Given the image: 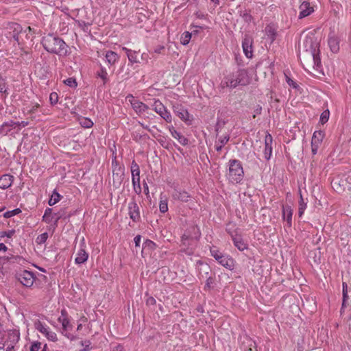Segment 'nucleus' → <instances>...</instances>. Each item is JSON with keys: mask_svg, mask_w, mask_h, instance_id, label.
<instances>
[{"mask_svg": "<svg viewBox=\"0 0 351 351\" xmlns=\"http://www.w3.org/2000/svg\"><path fill=\"white\" fill-rule=\"evenodd\" d=\"M41 43L49 53L57 54L59 56H66L69 54V46L61 38L53 34L44 36Z\"/></svg>", "mask_w": 351, "mask_h": 351, "instance_id": "f257e3e1", "label": "nucleus"}, {"mask_svg": "<svg viewBox=\"0 0 351 351\" xmlns=\"http://www.w3.org/2000/svg\"><path fill=\"white\" fill-rule=\"evenodd\" d=\"M124 348L123 345L120 343H116L114 345H112L110 347V351H123Z\"/></svg>", "mask_w": 351, "mask_h": 351, "instance_id": "603ef678", "label": "nucleus"}, {"mask_svg": "<svg viewBox=\"0 0 351 351\" xmlns=\"http://www.w3.org/2000/svg\"><path fill=\"white\" fill-rule=\"evenodd\" d=\"M53 209L51 208H47L45 210L44 215L43 216V221H45L47 223H50L54 216L56 215V214L52 215Z\"/></svg>", "mask_w": 351, "mask_h": 351, "instance_id": "c756f323", "label": "nucleus"}, {"mask_svg": "<svg viewBox=\"0 0 351 351\" xmlns=\"http://www.w3.org/2000/svg\"><path fill=\"white\" fill-rule=\"evenodd\" d=\"M58 321L62 325V333L68 339L71 340L74 339L73 335L69 332V331L72 330L73 325L71 324L68 313L65 309L61 311V315L58 318Z\"/></svg>", "mask_w": 351, "mask_h": 351, "instance_id": "39448f33", "label": "nucleus"}, {"mask_svg": "<svg viewBox=\"0 0 351 351\" xmlns=\"http://www.w3.org/2000/svg\"><path fill=\"white\" fill-rule=\"evenodd\" d=\"M293 209L289 205L282 206V219L286 221L287 226L290 228L292 226Z\"/></svg>", "mask_w": 351, "mask_h": 351, "instance_id": "f3484780", "label": "nucleus"}, {"mask_svg": "<svg viewBox=\"0 0 351 351\" xmlns=\"http://www.w3.org/2000/svg\"><path fill=\"white\" fill-rule=\"evenodd\" d=\"M106 61L111 66L114 64L119 60V56L112 51H108L106 53Z\"/></svg>", "mask_w": 351, "mask_h": 351, "instance_id": "a878e982", "label": "nucleus"}, {"mask_svg": "<svg viewBox=\"0 0 351 351\" xmlns=\"http://www.w3.org/2000/svg\"><path fill=\"white\" fill-rule=\"evenodd\" d=\"M88 258V253L83 247L82 245L81 247L79 249L76 254V257L75 258V263L77 265H80L84 263L87 261Z\"/></svg>", "mask_w": 351, "mask_h": 351, "instance_id": "4be33fe9", "label": "nucleus"}, {"mask_svg": "<svg viewBox=\"0 0 351 351\" xmlns=\"http://www.w3.org/2000/svg\"><path fill=\"white\" fill-rule=\"evenodd\" d=\"M169 132L171 136L174 138L177 139L181 145H186L188 144L189 140L181 133L176 130L173 127H171L169 128Z\"/></svg>", "mask_w": 351, "mask_h": 351, "instance_id": "b1692460", "label": "nucleus"}, {"mask_svg": "<svg viewBox=\"0 0 351 351\" xmlns=\"http://www.w3.org/2000/svg\"><path fill=\"white\" fill-rule=\"evenodd\" d=\"M8 247L5 246V245L3 243H0V252H5L7 251Z\"/></svg>", "mask_w": 351, "mask_h": 351, "instance_id": "338daca9", "label": "nucleus"}, {"mask_svg": "<svg viewBox=\"0 0 351 351\" xmlns=\"http://www.w3.org/2000/svg\"><path fill=\"white\" fill-rule=\"evenodd\" d=\"M14 346L13 344H8L7 346L5 351H14Z\"/></svg>", "mask_w": 351, "mask_h": 351, "instance_id": "774afa93", "label": "nucleus"}, {"mask_svg": "<svg viewBox=\"0 0 351 351\" xmlns=\"http://www.w3.org/2000/svg\"><path fill=\"white\" fill-rule=\"evenodd\" d=\"M227 179L232 183H240L244 176V171L240 160L231 159L228 163Z\"/></svg>", "mask_w": 351, "mask_h": 351, "instance_id": "7ed1b4c3", "label": "nucleus"}, {"mask_svg": "<svg viewBox=\"0 0 351 351\" xmlns=\"http://www.w3.org/2000/svg\"><path fill=\"white\" fill-rule=\"evenodd\" d=\"M211 256L222 266L228 269L232 270L234 267V261L228 255H224L217 248L210 249Z\"/></svg>", "mask_w": 351, "mask_h": 351, "instance_id": "20e7f679", "label": "nucleus"}, {"mask_svg": "<svg viewBox=\"0 0 351 351\" xmlns=\"http://www.w3.org/2000/svg\"><path fill=\"white\" fill-rule=\"evenodd\" d=\"M141 237L140 235H136L134 239V241L135 243V245L137 247V246H139L140 245V243H141Z\"/></svg>", "mask_w": 351, "mask_h": 351, "instance_id": "0e129e2a", "label": "nucleus"}, {"mask_svg": "<svg viewBox=\"0 0 351 351\" xmlns=\"http://www.w3.org/2000/svg\"><path fill=\"white\" fill-rule=\"evenodd\" d=\"M115 170H116L115 169H113V175H112L113 180L114 182L115 180H117L118 184H121L122 179H123V172L121 171V167H119V170L121 171V174H119L118 172L115 173L114 172Z\"/></svg>", "mask_w": 351, "mask_h": 351, "instance_id": "c9c22d12", "label": "nucleus"}, {"mask_svg": "<svg viewBox=\"0 0 351 351\" xmlns=\"http://www.w3.org/2000/svg\"><path fill=\"white\" fill-rule=\"evenodd\" d=\"M47 238H48V234L47 232H44V233L40 234L36 238V242L38 244H43L46 242Z\"/></svg>", "mask_w": 351, "mask_h": 351, "instance_id": "37998d69", "label": "nucleus"}, {"mask_svg": "<svg viewBox=\"0 0 351 351\" xmlns=\"http://www.w3.org/2000/svg\"><path fill=\"white\" fill-rule=\"evenodd\" d=\"M132 183L140 182V167L133 160L131 164Z\"/></svg>", "mask_w": 351, "mask_h": 351, "instance_id": "5701e85b", "label": "nucleus"}, {"mask_svg": "<svg viewBox=\"0 0 351 351\" xmlns=\"http://www.w3.org/2000/svg\"><path fill=\"white\" fill-rule=\"evenodd\" d=\"M0 93L4 95L5 97L9 94L8 86L5 80L0 75Z\"/></svg>", "mask_w": 351, "mask_h": 351, "instance_id": "2f4dec72", "label": "nucleus"}, {"mask_svg": "<svg viewBox=\"0 0 351 351\" xmlns=\"http://www.w3.org/2000/svg\"><path fill=\"white\" fill-rule=\"evenodd\" d=\"M328 46L333 53H337L339 50V39L334 33L330 34L328 39Z\"/></svg>", "mask_w": 351, "mask_h": 351, "instance_id": "6ab92c4d", "label": "nucleus"}, {"mask_svg": "<svg viewBox=\"0 0 351 351\" xmlns=\"http://www.w3.org/2000/svg\"><path fill=\"white\" fill-rule=\"evenodd\" d=\"M16 231L14 230H10L8 231H1L0 232V239L3 237L12 238L15 234Z\"/></svg>", "mask_w": 351, "mask_h": 351, "instance_id": "a19ab883", "label": "nucleus"}, {"mask_svg": "<svg viewBox=\"0 0 351 351\" xmlns=\"http://www.w3.org/2000/svg\"><path fill=\"white\" fill-rule=\"evenodd\" d=\"M240 16L242 17L243 21L247 23H251L252 21L253 20L252 16L247 11L241 12Z\"/></svg>", "mask_w": 351, "mask_h": 351, "instance_id": "e433bc0d", "label": "nucleus"}, {"mask_svg": "<svg viewBox=\"0 0 351 351\" xmlns=\"http://www.w3.org/2000/svg\"><path fill=\"white\" fill-rule=\"evenodd\" d=\"M198 34L197 31H191V32H184L180 37V43L183 45H186L189 43L190 40L191 39V37L193 35H197Z\"/></svg>", "mask_w": 351, "mask_h": 351, "instance_id": "bb28decb", "label": "nucleus"}, {"mask_svg": "<svg viewBox=\"0 0 351 351\" xmlns=\"http://www.w3.org/2000/svg\"><path fill=\"white\" fill-rule=\"evenodd\" d=\"M251 77L247 70L239 69L223 77L219 87L222 89L228 88L233 89L239 86H247L250 83Z\"/></svg>", "mask_w": 351, "mask_h": 351, "instance_id": "f03ea898", "label": "nucleus"}, {"mask_svg": "<svg viewBox=\"0 0 351 351\" xmlns=\"http://www.w3.org/2000/svg\"><path fill=\"white\" fill-rule=\"evenodd\" d=\"M97 75L103 80L104 84L109 80L107 71L103 66H100V69L97 72Z\"/></svg>", "mask_w": 351, "mask_h": 351, "instance_id": "7c9ffc66", "label": "nucleus"}, {"mask_svg": "<svg viewBox=\"0 0 351 351\" xmlns=\"http://www.w3.org/2000/svg\"><path fill=\"white\" fill-rule=\"evenodd\" d=\"M348 299V291H343V302H342V306H346V302Z\"/></svg>", "mask_w": 351, "mask_h": 351, "instance_id": "680f3d73", "label": "nucleus"}, {"mask_svg": "<svg viewBox=\"0 0 351 351\" xmlns=\"http://www.w3.org/2000/svg\"><path fill=\"white\" fill-rule=\"evenodd\" d=\"M19 125V122L8 121L0 125V134L7 135L12 130L15 129Z\"/></svg>", "mask_w": 351, "mask_h": 351, "instance_id": "a211bd4d", "label": "nucleus"}, {"mask_svg": "<svg viewBox=\"0 0 351 351\" xmlns=\"http://www.w3.org/2000/svg\"><path fill=\"white\" fill-rule=\"evenodd\" d=\"M143 186L144 193H145V195L147 197H149V186L145 181H143Z\"/></svg>", "mask_w": 351, "mask_h": 351, "instance_id": "bf43d9fd", "label": "nucleus"}, {"mask_svg": "<svg viewBox=\"0 0 351 351\" xmlns=\"http://www.w3.org/2000/svg\"><path fill=\"white\" fill-rule=\"evenodd\" d=\"M195 15L196 16V17L197 19H206V14H204V13L202 12H197L196 13H195Z\"/></svg>", "mask_w": 351, "mask_h": 351, "instance_id": "e2e57ef3", "label": "nucleus"}, {"mask_svg": "<svg viewBox=\"0 0 351 351\" xmlns=\"http://www.w3.org/2000/svg\"><path fill=\"white\" fill-rule=\"evenodd\" d=\"M154 51L156 53H162L165 51V47L163 45H158L154 48Z\"/></svg>", "mask_w": 351, "mask_h": 351, "instance_id": "13d9d810", "label": "nucleus"}, {"mask_svg": "<svg viewBox=\"0 0 351 351\" xmlns=\"http://www.w3.org/2000/svg\"><path fill=\"white\" fill-rule=\"evenodd\" d=\"M178 117L184 121L190 124L191 122V117L188 111L184 108H181L180 110L177 111Z\"/></svg>", "mask_w": 351, "mask_h": 351, "instance_id": "c85d7f7f", "label": "nucleus"}, {"mask_svg": "<svg viewBox=\"0 0 351 351\" xmlns=\"http://www.w3.org/2000/svg\"><path fill=\"white\" fill-rule=\"evenodd\" d=\"M253 38L248 34H245L242 40V48L245 56L251 58L253 56Z\"/></svg>", "mask_w": 351, "mask_h": 351, "instance_id": "1a4fd4ad", "label": "nucleus"}, {"mask_svg": "<svg viewBox=\"0 0 351 351\" xmlns=\"http://www.w3.org/2000/svg\"><path fill=\"white\" fill-rule=\"evenodd\" d=\"M299 193L300 200L298 202V217L301 218L303 216L304 211L307 207V202L304 201L301 191H299Z\"/></svg>", "mask_w": 351, "mask_h": 351, "instance_id": "cd10ccee", "label": "nucleus"}, {"mask_svg": "<svg viewBox=\"0 0 351 351\" xmlns=\"http://www.w3.org/2000/svg\"><path fill=\"white\" fill-rule=\"evenodd\" d=\"M272 141L273 138L271 135L267 133L265 136V149L264 158L268 160L270 159L272 154Z\"/></svg>", "mask_w": 351, "mask_h": 351, "instance_id": "dca6fc26", "label": "nucleus"}, {"mask_svg": "<svg viewBox=\"0 0 351 351\" xmlns=\"http://www.w3.org/2000/svg\"><path fill=\"white\" fill-rule=\"evenodd\" d=\"M128 60L132 63L138 62L136 52L132 50H128L127 55Z\"/></svg>", "mask_w": 351, "mask_h": 351, "instance_id": "f704fd0d", "label": "nucleus"}, {"mask_svg": "<svg viewBox=\"0 0 351 351\" xmlns=\"http://www.w3.org/2000/svg\"><path fill=\"white\" fill-rule=\"evenodd\" d=\"M21 212L20 208H16L12 210H9L3 213V217L5 218H10L13 216H15L19 214Z\"/></svg>", "mask_w": 351, "mask_h": 351, "instance_id": "58836bf2", "label": "nucleus"}, {"mask_svg": "<svg viewBox=\"0 0 351 351\" xmlns=\"http://www.w3.org/2000/svg\"><path fill=\"white\" fill-rule=\"evenodd\" d=\"M286 81H287V84L289 86H292L293 88H297L298 87V84L293 80H291L290 77H289L287 75H286Z\"/></svg>", "mask_w": 351, "mask_h": 351, "instance_id": "864d4df0", "label": "nucleus"}, {"mask_svg": "<svg viewBox=\"0 0 351 351\" xmlns=\"http://www.w3.org/2000/svg\"><path fill=\"white\" fill-rule=\"evenodd\" d=\"M81 344H82V346H84V348L80 351H90V342L89 341H82Z\"/></svg>", "mask_w": 351, "mask_h": 351, "instance_id": "6e6d98bb", "label": "nucleus"}, {"mask_svg": "<svg viewBox=\"0 0 351 351\" xmlns=\"http://www.w3.org/2000/svg\"><path fill=\"white\" fill-rule=\"evenodd\" d=\"M152 106V109L167 123L171 122V113L159 99H155Z\"/></svg>", "mask_w": 351, "mask_h": 351, "instance_id": "6e6552de", "label": "nucleus"}, {"mask_svg": "<svg viewBox=\"0 0 351 351\" xmlns=\"http://www.w3.org/2000/svg\"><path fill=\"white\" fill-rule=\"evenodd\" d=\"M329 116H330L329 110L327 109V110H324L320 115V119H319L320 123L322 124L326 123L328 121Z\"/></svg>", "mask_w": 351, "mask_h": 351, "instance_id": "4c0bfd02", "label": "nucleus"}, {"mask_svg": "<svg viewBox=\"0 0 351 351\" xmlns=\"http://www.w3.org/2000/svg\"><path fill=\"white\" fill-rule=\"evenodd\" d=\"M81 125H82V127L84 128H91L93 125V121L89 119H84L82 121H81Z\"/></svg>", "mask_w": 351, "mask_h": 351, "instance_id": "de8ad7c7", "label": "nucleus"}, {"mask_svg": "<svg viewBox=\"0 0 351 351\" xmlns=\"http://www.w3.org/2000/svg\"><path fill=\"white\" fill-rule=\"evenodd\" d=\"M128 99L133 110L138 114H141L145 112L147 110H148L149 107L147 104L140 101L138 99H136L132 95H130L127 97Z\"/></svg>", "mask_w": 351, "mask_h": 351, "instance_id": "ddd939ff", "label": "nucleus"}, {"mask_svg": "<svg viewBox=\"0 0 351 351\" xmlns=\"http://www.w3.org/2000/svg\"><path fill=\"white\" fill-rule=\"evenodd\" d=\"M191 239V237L189 234L184 233L181 237L182 245L186 246L189 244V240Z\"/></svg>", "mask_w": 351, "mask_h": 351, "instance_id": "a18cd8bd", "label": "nucleus"}, {"mask_svg": "<svg viewBox=\"0 0 351 351\" xmlns=\"http://www.w3.org/2000/svg\"><path fill=\"white\" fill-rule=\"evenodd\" d=\"M266 31L267 32V34L269 36H271V40L273 41L275 39L276 33L274 29H273L271 27L266 28Z\"/></svg>", "mask_w": 351, "mask_h": 351, "instance_id": "5fc2aeb1", "label": "nucleus"}, {"mask_svg": "<svg viewBox=\"0 0 351 351\" xmlns=\"http://www.w3.org/2000/svg\"><path fill=\"white\" fill-rule=\"evenodd\" d=\"M60 200V195L54 191L49 199L48 204L49 206H53Z\"/></svg>", "mask_w": 351, "mask_h": 351, "instance_id": "72a5a7b5", "label": "nucleus"}, {"mask_svg": "<svg viewBox=\"0 0 351 351\" xmlns=\"http://www.w3.org/2000/svg\"><path fill=\"white\" fill-rule=\"evenodd\" d=\"M299 19H302L309 16L314 12L313 7L310 5V3L307 1H304L301 3L300 7Z\"/></svg>", "mask_w": 351, "mask_h": 351, "instance_id": "2eb2a0df", "label": "nucleus"}, {"mask_svg": "<svg viewBox=\"0 0 351 351\" xmlns=\"http://www.w3.org/2000/svg\"><path fill=\"white\" fill-rule=\"evenodd\" d=\"M193 27L195 28V29H193V31H197L198 32H199V29H205L207 28L204 25H195V24H191V29Z\"/></svg>", "mask_w": 351, "mask_h": 351, "instance_id": "052dcab7", "label": "nucleus"}, {"mask_svg": "<svg viewBox=\"0 0 351 351\" xmlns=\"http://www.w3.org/2000/svg\"><path fill=\"white\" fill-rule=\"evenodd\" d=\"M17 280L25 287H31L36 279V276L32 271L22 270L16 274Z\"/></svg>", "mask_w": 351, "mask_h": 351, "instance_id": "423d86ee", "label": "nucleus"}, {"mask_svg": "<svg viewBox=\"0 0 351 351\" xmlns=\"http://www.w3.org/2000/svg\"><path fill=\"white\" fill-rule=\"evenodd\" d=\"M232 241L234 246L240 251H243L247 249V243H245L242 238L240 237H232Z\"/></svg>", "mask_w": 351, "mask_h": 351, "instance_id": "393cba45", "label": "nucleus"}, {"mask_svg": "<svg viewBox=\"0 0 351 351\" xmlns=\"http://www.w3.org/2000/svg\"><path fill=\"white\" fill-rule=\"evenodd\" d=\"M8 338L10 340V344H13L14 346L20 339L19 332L16 330L12 331L8 333Z\"/></svg>", "mask_w": 351, "mask_h": 351, "instance_id": "473e14b6", "label": "nucleus"}, {"mask_svg": "<svg viewBox=\"0 0 351 351\" xmlns=\"http://www.w3.org/2000/svg\"><path fill=\"white\" fill-rule=\"evenodd\" d=\"M156 302V300L152 296L148 297L146 300V304L149 306L155 305Z\"/></svg>", "mask_w": 351, "mask_h": 351, "instance_id": "4d7b16f0", "label": "nucleus"}, {"mask_svg": "<svg viewBox=\"0 0 351 351\" xmlns=\"http://www.w3.org/2000/svg\"><path fill=\"white\" fill-rule=\"evenodd\" d=\"M160 211L162 213H166L168 210V204L167 200H160L159 204Z\"/></svg>", "mask_w": 351, "mask_h": 351, "instance_id": "c03bdc74", "label": "nucleus"}, {"mask_svg": "<svg viewBox=\"0 0 351 351\" xmlns=\"http://www.w3.org/2000/svg\"><path fill=\"white\" fill-rule=\"evenodd\" d=\"M49 101L52 105H55L58 101V95L56 93L53 92L49 95Z\"/></svg>", "mask_w": 351, "mask_h": 351, "instance_id": "49530a36", "label": "nucleus"}, {"mask_svg": "<svg viewBox=\"0 0 351 351\" xmlns=\"http://www.w3.org/2000/svg\"><path fill=\"white\" fill-rule=\"evenodd\" d=\"M305 43L306 45L310 43V55L313 58L314 65L317 67H319L321 65V60L319 55V50L317 49L318 44L313 43L311 38L310 40H306Z\"/></svg>", "mask_w": 351, "mask_h": 351, "instance_id": "4468645a", "label": "nucleus"}, {"mask_svg": "<svg viewBox=\"0 0 351 351\" xmlns=\"http://www.w3.org/2000/svg\"><path fill=\"white\" fill-rule=\"evenodd\" d=\"M35 328L42 333L49 341L56 342L58 341L57 335L55 332L52 331L49 326L45 323L37 320L34 323Z\"/></svg>", "mask_w": 351, "mask_h": 351, "instance_id": "0eeeda50", "label": "nucleus"}, {"mask_svg": "<svg viewBox=\"0 0 351 351\" xmlns=\"http://www.w3.org/2000/svg\"><path fill=\"white\" fill-rule=\"evenodd\" d=\"M41 343L39 341H34L30 346V351H39L41 348Z\"/></svg>", "mask_w": 351, "mask_h": 351, "instance_id": "09e8293b", "label": "nucleus"}, {"mask_svg": "<svg viewBox=\"0 0 351 351\" xmlns=\"http://www.w3.org/2000/svg\"><path fill=\"white\" fill-rule=\"evenodd\" d=\"M172 197L175 200L187 202L189 200L191 195L185 191L176 189L172 193Z\"/></svg>", "mask_w": 351, "mask_h": 351, "instance_id": "412c9836", "label": "nucleus"}, {"mask_svg": "<svg viewBox=\"0 0 351 351\" xmlns=\"http://www.w3.org/2000/svg\"><path fill=\"white\" fill-rule=\"evenodd\" d=\"M214 281L215 280H214L213 278H212V277L208 278L206 281V285H205V287H204V290L210 289L212 287V286H213V285L214 283Z\"/></svg>", "mask_w": 351, "mask_h": 351, "instance_id": "3c124183", "label": "nucleus"}, {"mask_svg": "<svg viewBox=\"0 0 351 351\" xmlns=\"http://www.w3.org/2000/svg\"><path fill=\"white\" fill-rule=\"evenodd\" d=\"M133 189L134 191L137 194L140 195L141 193V186L140 182H135L134 181V183H132Z\"/></svg>", "mask_w": 351, "mask_h": 351, "instance_id": "8fccbe9b", "label": "nucleus"}, {"mask_svg": "<svg viewBox=\"0 0 351 351\" xmlns=\"http://www.w3.org/2000/svg\"><path fill=\"white\" fill-rule=\"evenodd\" d=\"M128 215L134 222L140 221V208L134 198H132L128 204Z\"/></svg>", "mask_w": 351, "mask_h": 351, "instance_id": "f8f14e48", "label": "nucleus"}, {"mask_svg": "<svg viewBox=\"0 0 351 351\" xmlns=\"http://www.w3.org/2000/svg\"><path fill=\"white\" fill-rule=\"evenodd\" d=\"M64 84L71 88H75L77 86V83L73 77H69L64 80Z\"/></svg>", "mask_w": 351, "mask_h": 351, "instance_id": "ea45409f", "label": "nucleus"}, {"mask_svg": "<svg viewBox=\"0 0 351 351\" xmlns=\"http://www.w3.org/2000/svg\"><path fill=\"white\" fill-rule=\"evenodd\" d=\"M14 178L11 174H4L0 177V189H7L13 184Z\"/></svg>", "mask_w": 351, "mask_h": 351, "instance_id": "aec40b11", "label": "nucleus"}, {"mask_svg": "<svg viewBox=\"0 0 351 351\" xmlns=\"http://www.w3.org/2000/svg\"><path fill=\"white\" fill-rule=\"evenodd\" d=\"M78 26L84 32H88L89 30L90 24L84 21H78L77 22Z\"/></svg>", "mask_w": 351, "mask_h": 351, "instance_id": "79ce46f5", "label": "nucleus"}, {"mask_svg": "<svg viewBox=\"0 0 351 351\" xmlns=\"http://www.w3.org/2000/svg\"><path fill=\"white\" fill-rule=\"evenodd\" d=\"M191 229L195 232V234H197V236L195 237L196 238H197L200 236L199 230L197 227L193 226L191 228Z\"/></svg>", "mask_w": 351, "mask_h": 351, "instance_id": "69168bd1", "label": "nucleus"}, {"mask_svg": "<svg viewBox=\"0 0 351 351\" xmlns=\"http://www.w3.org/2000/svg\"><path fill=\"white\" fill-rule=\"evenodd\" d=\"M325 133L324 131L317 130L314 132L311 140V152L313 155L317 153V150L322 144L324 138Z\"/></svg>", "mask_w": 351, "mask_h": 351, "instance_id": "9b49d317", "label": "nucleus"}, {"mask_svg": "<svg viewBox=\"0 0 351 351\" xmlns=\"http://www.w3.org/2000/svg\"><path fill=\"white\" fill-rule=\"evenodd\" d=\"M221 127V123L219 121L216 125L215 131L217 132V141L215 142V147L217 152H221L223 147L227 144V143L230 140V134L226 133L223 135H219V130Z\"/></svg>", "mask_w": 351, "mask_h": 351, "instance_id": "9d476101", "label": "nucleus"}]
</instances>
